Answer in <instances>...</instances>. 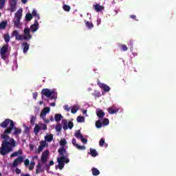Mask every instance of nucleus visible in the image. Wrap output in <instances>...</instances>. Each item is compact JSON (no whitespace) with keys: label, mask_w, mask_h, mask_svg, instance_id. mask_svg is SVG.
<instances>
[{"label":"nucleus","mask_w":176,"mask_h":176,"mask_svg":"<svg viewBox=\"0 0 176 176\" xmlns=\"http://www.w3.org/2000/svg\"><path fill=\"white\" fill-rule=\"evenodd\" d=\"M32 14L33 15V16H35L38 14V13L36 12V10H33Z\"/></svg>","instance_id":"4d7b16f0"},{"label":"nucleus","mask_w":176,"mask_h":176,"mask_svg":"<svg viewBox=\"0 0 176 176\" xmlns=\"http://www.w3.org/2000/svg\"><path fill=\"white\" fill-rule=\"evenodd\" d=\"M8 126H9L8 128H7ZM0 127L6 129L3 133L1 135V138L3 140L2 141L1 146L0 147V155L6 156V155H8L10 152H13V148H16V140L13 138H10L9 134H11L12 131L14 130L12 135L17 137L19 134H21V129L16 127L14 126V122L9 118L6 119L1 122L0 124Z\"/></svg>","instance_id":"f257e3e1"},{"label":"nucleus","mask_w":176,"mask_h":176,"mask_svg":"<svg viewBox=\"0 0 176 176\" xmlns=\"http://www.w3.org/2000/svg\"><path fill=\"white\" fill-rule=\"evenodd\" d=\"M96 115L99 119H102L105 116V113L101 109H98L96 110Z\"/></svg>","instance_id":"4468645a"},{"label":"nucleus","mask_w":176,"mask_h":176,"mask_svg":"<svg viewBox=\"0 0 176 176\" xmlns=\"http://www.w3.org/2000/svg\"><path fill=\"white\" fill-rule=\"evenodd\" d=\"M38 124L41 127V130H47V125H46V124L39 123Z\"/></svg>","instance_id":"2f4dec72"},{"label":"nucleus","mask_w":176,"mask_h":176,"mask_svg":"<svg viewBox=\"0 0 176 176\" xmlns=\"http://www.w3.org/2000/svg\"><path fill=\"white\" fill-rule=\"evenodd\" d=\"M76 148H77V149L79 151H85L86 149V146H80L79 144H76Z\"/></svg>","instance_id":"f704fd0d"},{"label":"nucleus","mask_w":176,"mask_h":176,"mask_svg":"<svg viewBox=\"0 0 176 176\" xmlns=\"http://www.w3.org/2000/svg\"><path fill=\"white\" fill-rule=\"evenodd\" d=\"M6 3V0H0V10H2L5 8V5Z\"/></svg>","instance_id":"473e14b6"},{"label":"nucleus","mask_w":176,"mask_h":176,"mask_svg":"<svg viewBox=\"0 0 176 176\" xmlns=\"http://www.w3.org/2000/svg\"><path fill=\"white\" fill-rule=\"evenodd\" d=\"M44 120V122H45V123H50V120H49V119H46L45 118H44V120Z\"/></svg>","instance_id":"052dcab7"},{"label":"nucleus","mask_w":176,"mask_h":176,"mask_svg":"<svg viewBox=\"0 0 176 176\" xmlns=\"http://www.w3.org/2000/svg\"><path fill=\"white\" fill-rule=\"evenodd\" d=\"M77 122H78L79 123H83V122H85V117L79 116L77 118Z\"/></svg>","instance_id":"72a5a7b5"},{"label":"nucleus","mask_w":176,"mask_h":176,"mask_svg":"<svg viewBox=\"0 0 176 176\" xmlns=\"http://www.w3.org/2000/svg\"><path fill=\"white\" fill-rule=\"evenodd\" d=\"M101 24V19H97V25H100Z\"/></svg>","instance_id":"680f3d73"},{"label":"nucleus","mask_w":176,"mask_h":176,"mask_svg":"<svg viewBox=\"0 0 176 176\" xmlns=\"http://www.w3.org/2000/svg\"><path fill=\"white\" fill-rule=\"evenodd\" d=\"M85 23L88 30H92L93 28H94V25L93 24V23L87 21H85Z\"/></svg>","instance_id":"6ab92c4d"},{"label":"nucleus","mask_w":176,"mask_h":176,"mask_svg":"<svg viewBox=\"0 0 176 176\" xmlns=\"http://www.w3.org/2000/svg\"><path fill=\"white\" fill-rule=\"evenodd\" d=\"M134 43V41L133 40H130L129 43V46L130 47V49H133V45Z\"/></svg>","instance_id":"49530a36"},{"label":"nucleus","mask_w":176,"mask_h":176,"mask_svg":"<svg viewBox=\"0 0 176 176\" xmlns=\"http://www.w3.org/2000/svg\"><path fill=\"white\" fill-rule=\"evenodd\" d=\"M109 113H110L111 115H113L115 113H116V112H118L119 111V109H112V107H109L108 109H107Z\"/></svg>","instance_id":"cd10ccee"},{"label":"nucleus","mask_w":176,"mask_h":176,"mask_svg":"<svg viewBox=\"0 0 176 176\" xmlns=\"http://www.w3.org/2000/svg\"><path fill=\"white\" fill-rule=\"evenodd\" d=\"M23 155V151L19 150L18 151L14 152L10 155V157H14L15 156H20Z\"/></svg>","instance_id":"412c9836"},{"label":"nucleus","mask_w":176,"mask_h":176,"mask_svg":"<svg viewBox=\"0 0 176 176\" xmlns=\"http://www.w3.org/2000/svg\"><path fill=\"white\" fill-rule=\"evenodd\" d=\"M80 140L83 144H87V139L85 138L83 136L80 138Z\"/></svg>","instance_id":"3c124183"},{"label":"nucleus","mask_w":176,"mask_h":176,"mask_svg":"<svg viewBox=\"0 0 176 176\" xmlns=\"http://www.w3.org/2000/svg\"><path fill=\"white\" fill-rule=\"evenodd\" d=\"M63 130H68V129L72 130V129L74 127V122H72V121H69L68 122L67 120H63Z\"/></svg>","instance_id":"0eeeda50"},{"label":"nucleus","mask_w":176,"mask_h":176,"mask_svg":"<svg viewBox=\"0 0 176 176\" xmlns=\"http://www.w3.org/2000/svg\"><path fill=\"white\" fill-rule=\"evenodd\" d=\"M17 35H19V31H17V30H14L13 32H12V38H13V37H14L15 36V38L17 36Z\"/></svg>","instance_id":"a19ab883"},{"label":"nucleus","mask_w":176,"mask_h":176,"mask_svg":"<svg viewBox=\"0 0 176 176\" xmlns=\"http://www.w3.org/2000/svg\"><path fill=\"white\" fill-rule=\"evenodd\" d=\"M94 8L96 12H102V10H104V6H100V4L94 5Z\"/></svg>","instance_id":"a211bd4d"},{"label":"nucleus","mask_w":176,"mask_h":176,"mask_svg":"<svg viewBox=\"0 0 176 176\" xmlns=\"http://www.w3.org/2000/svg\"><path fill=\"white\" fill-rule=\"evenodd\" d=\"M131 19H133V20H135V19H136L135 15H131Z\"/></svg>","instance_id":"69168bd1"},{"label":"nucleus","mask_w":176,"mask_h":176,"mask_svg":"<svg viewBox=\"0 0 176 176\" xmlns=\"http://www.w3.org/2000/svg\"><path fill=\"white\" fill-rule=\"evenodd\" d=\"M58 153H59V157L57 158L58 167L59 170H63L64 168V166L69 163V158H68V154L67 153V149L65 147L62 146L58 150Z\"/></svg>","instance_id":"f03ea898"},{"label":"nucleus","mask_w":176,"mask_h":176,"mask_svg":"<svg viewBox=\"0 0 176 176\" xmlns=\"http://www.w3.org/2000/svg\"><path fill=\"white\" fill-rule=\"evenodd\" d=\"M21 17H23V8L19 9L15 13L13 23L16 28H20V27H21V23H20V21L21 20Z\"/></svg>","instance_id":"7ed1b4c3"},{"label":"nucleus","mask_w":176,"mask_h":176,"mask_svg":"<svg viewBox=\"0 0 176 176\" xmlns=\"http://www.w3.org/2000/svg\"><path fill=\"white\" fill-rule=\"evenodd\" d=\"M24 164H25V167L28 166V165L30 164V160H28V159L25 160Z\"/></svg>","instance_id":"8fccbe9b"},{"label":"nucleus","mask_w":176,"mask_h":176,"mask_svg":"<svg viewBox=\"0 0 176 176\" xmlns=\"http://www.w3.org/2000/svg\"><path fill=\"white\" fill-rule=\"evenodd\" d=\"M54 164V161H50V163H49V166H53Z\"/></svg>","instance_id":"e2e57ef3"},{"label":"nucleus","mask_w":176,"mask_h":176,"mask_svg":"<svg viewBox=\"0 0 176 176\" xmlns=\"http://www.w3.org/2000/svg\"><path fill=\"white\" fill-rule=\"evenodd\" d=\"M89 155H91V156H92V157H96V156H98V153H97V151L94 148H90L89 149Z\"/></svg>","instance_id":"f3484780"},{"label":"nucleus","mask_w":176,"mask_h":176,"mask_svg":"<svg viewBox=\"0 0 176 176\" xmlns=\"http://www.w3.org/2000/svg\"><path fill=\"white\" fill-rule=\"evenodd\" d=\"M3 39L6 42V43H9V42H10V36L9 35V34H4Z\"/></svg>","instance_id":"393cba45"},{"label":"nucleus","mask_w":176,"mask_h":176,"mask_svg":"<svg viewBox=\"0 0 176 176\" xmlns=\"http://www.w3.org/2000/svg\"><path fill=\"white\" fill-rule=\"evenodd\" d=\"M43 171H45V169L42 168V164H41V163H38L36 166V174L43 173Z\"/></svg>","instance_id":"2eb2a0df"},{"label":"nucleus","mask_w":176,"mask_h":176,"mask_svg":"<svg viewBox=\"0 0 176 176\" xmlns=\"http://www.w3.org/2000/svg\"><path fill=\"white\" fill-rule=\"evenodd\" d=\"M121 49L123 50V52H127L129 48H127V45L122 44L121 45Z\"/></svg>","instance_id":"37998d69"},{"label":"nucleus","mask_w":176,"mask_h":176,"mask_svg":"<svg viewBox=\"0 0 176 176\" xmlns=\"http://www.w3.org/2000/svg\"><path fill=\"white\" fill-rule=\"evenodd\" d=\"M98 85H99V87H100V89H102L104 90V91L108 92L109 91V90H111V87H109V86L102 82H100V81L98 82Z\"/></svg>","instance_id":"f8f14e48"},{"label":"nucleus","mask_w":176,"mask_h":176,"mask_svg":"<svg viewBox=\"0 0 176 176\" xmlns=\"http://www.w3.org/2000/svg\"><path fill=\"white\" fill-rule=\"evenodd\" d=\"M43 148L42 147V146H38L37 151H36V153H41L42 152V151H43Z\"/></svg>","instance_id":"a18cd8bd"},{"label":"nucleus","mask_w":176,"mask_h":176,"mask_svg":"<svg viewBox=\"0 0 176 176\" xmlns=\"http://www.w3.org/2000/svg\"><path fill=\"white\" fill-rule=\"evenodd\" d=\"M6 25H8V21H3L0 23V30H5L6 28Z\"/></svg>","instance_id":"4be33fe9"},{"label":"nucleus","mask_w":176,"mask_h":176,"mask_svg":"<svg viewBox=\"0 0 176 176\" xmlns=\"http://www.w3.org/2000/svg\"><path fill=\"white\" fill-rule=\"evenodd\" d=\"M64 109H65V111H67V112H69L71 108H69V107L68 105H65L64 107Z\"/></svg>","instance_id":"603ef678"},{"label":"nucleus","mask_w":176,"mask_h":176,"mask_svg":"<svg viewBox=\"0 0 176 176\" xmlns=\"http://www.w3.org/2000/svg\"><path fill=\"white\" fill-rule=\"evenodd\" d=\"M92 96H94L95 97H100V92L92 94Z\"/></svg>","instance_id":"13d9d810"},{"label":"nucleus","mask_w":176,"mask_h":176,"mask_svg":"<svg viewBox=\"0 0 176 176\" xmlns=\"http://www.w3.org/2000/svg\"><path fill=\"white\" fill-rule=\"evenodd\" d=\"M49 156V151H45L41 155V161L43 163L47 162V157Z\"/></svg>","instance_id":"ddd939ff"},{"label":"nucleus","mask_w":176,"mask_h":176,"mask_svg":"<svg viewBox=\"0 0 176 176\" xmlns=\"http://www.w3.org/2000/svg\"><path fill=\"white\" fill-rule=\"evenodd\" d=\"M35 120H36V116H32L31 118H30V123H31V124H35Z\"/></svg>","instance_id":"58836bf2"},{"label":"nucleus","mask_w":176,"mask_h":176,"mask_svg":"<svg viewBox=\"0 0 176 176\" xmlns=\"http://www.w3.org/2000/svg\"><path fill=\"white\" fill-rule=\"evenodd\" d=\"M63 9L65 12H69V10H71V6H68V5H63Z\"/></svg>","instance_id":"e433bc0d"},{"label":"nucleus","mask_w":176,"mask_h":176,"mask_svg":"<svg viewBox=\"0 0 176 176\" xmlns=\"http://www.w3.org/2000/svg\"><path fill=\"white\" fill-rule=\"evenodd\" d=\"M74 135L78 138V140H81V138L83 137V135L80 133V130L76 131Z\"/></svg>","instance_id":"5701e85b"},{"label":"nucleus","mask_w":176,"mask_h":176,"mask_svg":"<svg viewBox=\"0 0 176 176\" xmlns=\"http://www.w3.org/2000/svg\"><path fill=\"white\" fill-rule=\"evenodd\" d=\"M23 33L25 36L19 34L17 36L15 37L16 41H23V39H24L25 41H30V39H32V35L30 34V28H25L23 30Z\"/></svg>","instance_id":"20e7f679"},{"label":"nucleus","mask_w":176,"mask_h":176,"mask_svg":"<svg viewBox=\"0 0 176 176\" xmlns=\"http://www.w3.org/2000/svg\"><path fill=\"white\" fill-rule=\"evenodd\" d=\"M49 112H50V107H45L40 113V118H41L43 120H45L46 115H47Z\"/></svg>","instance_id":"9d476101"},{"label":"nucleus","mask_w":176,"mask_h":176,"mask_svg":"<svg viewBox=\"0 0 176 176\" xmlns=\"http://www.w3.org/2000/svg\"><path fill=\"white\" fill-rule=\"evenodd\" d=\"M22 46L23 47V53H27L28 50H30V44L27 42H24L22 43Z\"/></svg>","instance_id":"dca6fc26"},{"label":"nucleus","mask_w":176,"mask_h":176,"mask_svg":"<svg viewBox=\"0 0 176 176\" xmlns=\"http://www.w3.org/2000/svg\"><path fill=\"white\" fill-rule=\"evenodd\" d=\"M102 122H101V120H98V121L96 122V126L97 129H101L102 127Z\"/></svg>","instance_id":"c85d7f7f"},{"label":"nucleus","mask_w":176,"mask_h":176,"mask_svg":"<svg viewBox=\"0 0 176 176\" xmlns=\"http://www.w3.org/2000/svg\"><path fill=\"white\" fill-rule=\"evenodd\" d=\"M39 131H41V126L38 124H36L35 127L34 128V133L36 135H38L39 134Z\"/></svg>","instance_id":"aec40b11"},{"label":"nucleus","mask_w":176,"mask_h":176,"mask_svg":"<svg viewBox=\"0 0 176 176\" xmlns=\"http://www.w3.org/2000/svg\"><path fill=\"white\" fill-rule=\"evenodd\" d=\"M72 144H73L74 146H76V145H78V144H76V139H75V138L72 139Z\"/></svg>","instance_id":"6e6d98bb"},{"label":"nucleus","mask_w":176,"mask_h":176,"mask_svg":"<svg viewBox=\"0 0 176 176\" xmlns=\"http://www.w3.org/2000/svg\"><path fill=\"white\" fill-rule=\"evenodd\" d=\"M34 17H36L37 20H41V16H39V14H37V15L35 16Z\"/></svg>","instance_id":"0e129e2a"},{"label":"nucleus","mask_w":176,"mask_h":176,"mask_svg":"<svg viewBox=\"0 0 176 176\" xmlns=\"http://www.w3.org/2000/svg\"><path fill=\"white\" fill-rule=\"evenodd\" d=\"M9 50V45H3V47L0 50L1 57L3 60H6L8 58V54L6 53Z\"/></svg>","instance_id":"423d86ee"},{"label":"nucleus","mask_w":176,"mask_h":176,"mask_svg":"<svg viewBox=\"0 0 176 176\" xmlns=\"http://www.w3.org/2000/svg\"><path fill=\"white\" fill-rule=\"evenodd\" d=\"M28 0H21V2L23 3L24 4L27 3Z\"/></svg>","instance_id":"338daca9"},{"label":"nucleus","mask_w":176,"mask_h":176,"mask_svg":"<svg viewBox=\"0 0 176 176\" xmlns=\"http://www.w3.org/2000/svg\"><path fill=\"white\" fill-rule=\"evenodd\" d=\"M50 121H51V122H54V118H53V116H52L50 117Z\"/></svg>","instance_id":"774afa93"},{"label":"nucleus","mask_w":176,"mask_h":176,"mask_svg":"<svg viewBox=\"0 0 176 176\" xmlns=\"http://www.w3.org/2000/svg\"><path fill=\"white\" fill-rule=\"evenodd\" d=\"M34 167H35V163L34 162H31L29 166V170L30 171L34 170Z\"/></svg>","instance_id":"ea45409f"},{"label":"nucleus","mask_w":176,"mask_h":176,"mask_svg":"<svg viewBox=\"0 0 176 176\" xmlns=\"http://www.w3.org/2000/svg\"><path fill=\"white\" fill-rule=\"evenodd\" d=\"M55 120L56 122H60L63 119V116L61 114H55Z\"/></svg>","instance_id":"c756f323"},{"label":"nucleus","mask_w":176,"mask_h":176,"mask_svg":"<svg viewBox=\"0 0 176 176\" xmlns=\"http://www.w3.org/2000/svg\"><path fill=\"white\" fill-rule=\"evenodd\" d=\"M65 145H67V140H65V139H62L60 141V146H65Z\"/></svg>","instance_id":"4c0bfd02"},{"label":"nucleus","mask_w":176,"mask_h":176,"mask_svg":"<svg viewBox=\"0 0 176 176\" xmlns=\"http://www.w3.org/2000/svg\"><path fill=\"white\" fill-rule=\"evenodd\" d=\"M16 174H21V170H20L19 168H16L15 169Z\"/></svg>","instance_id":"5fc2aeb1"},{"label":"nucleus","mask_w":176,"mask_h":176,"mask_svg":"<svg viewBox=\"0 0 176 176\" xmlns=\"http://www.w3.org/2000/svg\"><path fill=\"white\" fill-rule=\"evenodd\" d=\"M45 170L46 171H49V170H50V166L49 164L45 165Z\"/></svg>","instance_id":"bf43d9fd"},{"label":"nucleus","mask_w":176,"mask_h":176,"mask_svg":"<svg viewBox=\"0 0 176 176\" xmlns=\"http://www.w3.org/2000/svg\"><path fill=\"white\" fill-rule=\"evenodd\" d=\"M104 144H105V139L101 138L99 142L100 146H104Z\"/></svg>","instance_id":"79ce46f5"},{"label":"nucleus","mask_w":176,"mask_h":176,"mask_svg":"<svg viewBox=\"0 0 176 176\" xmlns=\"http://www.w3.org/2000/svg\"><path fill=\"white\" fill-rule=\"evenodd\" d=\"M17 8V0H10V12L13 13L16 12Z\"/></svg>","instance_id":"6e6552de"},{"label":"nucleus","mask_w":176,"mask_h":176,"mask_svg":"<svg viewBox=\"0 0 176 176\" xmlns=\"http://www.w3.org/2000/svg\"><path fill=\"white\" fill-rule=\"evenodd\" d=\"M24 133L25 134H30V128L28 126H25Z\"/></svg>","instance_id":"c03bdc74"},{"label":"nucleus","mask_w":176,"mask_h":176,"mask_svg":"<svg viewBox=\"0 0 176 176\" xmlns=\"http://www.w3.org/2000/svg\"><path fill=\"white\" fill-rule=\"evenodd\" d=\"M24 162V158L22 156L18 157L16 160H14L12 164V167H17L20 163H23Z\"/></svg>","instance_id":"9b49d317"},{"label":"nucleus","mask_w":176,"mask_h":176,"mask_svg":"<svg viewBox=\"0 0 176 176\" xmlns=\"http://www.w3.org/2000/svg\"><path fill=\"white\" fill-rule=\"evenodd\" d=\"M38 28H39V23H38V20L36 19L34 21V24L30 26V28L29 30H30V32L31 31V32H36Z\"/></svg>","instance_id":"1a4fd4ad"},{"label":"nucleus","mask_w":176,"mask_h":176,"mask_svg":"<svg viewBox=\"0 0 176 176\" xmlns=\"http://www.w3.org/2000/svg\"><path fill=\"white\" fill-rule=\"evenodd\" d=\"M79 109V108H78L77 106H73L72 107V113H76V112H78V110Z\"/></svg>","instance_id":"c9c22d12"},{"label":"nucleus","mask_w":176,"mask_h":176,"mask_svg":"<svg viewBox=\"0 0 176 176\" xmlns=\"http://www.w3.org/2000/svg\"><path fill=\"white\" fill-rule=\"evenodd\" d=\"M45 140L47 142H52V141H53V135L50 134V135H46L45 137Z\"/></svg>","instance_id":"a878e982"},{"label":"nucleus","mask_w":176,"mask_h":176,"mask_svg":"<svg viewBox=\"0 0 176 176\" xmlns=\"http://www.w3.org/2000/svg\"><path fill=\"white\" fill-rule=\"evenodd\" d=\"M102 124L103 126H108V124H109V120L108 118H104Z\"/></svg>","instance_id":"7c9ffc66"},{"label":"nucleus","mask_w":176,"mask_h":176,"mask_svg":"<svg viewBox=\"0 0 176 176\" xmlns=\"http://www.w3.org/2000/svg\"><path fill=\"white\" fill-rule=\"evenodd\" d=\"M62 126L61 125L58 124L56 126V131H61Z\"/></svg>","instance_id":"09e8293b"},{"label":"nucleus","mask_w":176,"mask_h":176,"mask_svg":"<svg viewBox=\"0 0 176 176\" xmlns=\"http://www.w3.org/2000/svg\"><path fill=\"white\" fill-rule=\"evenodd\" d=\"M32 96H33V98L34 100H36V98L38 97V93L37 92H34V93H33Z\"/></svg>","instance_id":"864d4df0"},{"label":"nucleus","mask_w":176,"mask_h":176,"mask_svg":"<svg viewBox=\"0 0 176 176\" xmlns=\"http://www.w3.org/2000/svg\"><path fill=\"white\" fill-rule=\"evenodd\" d=\"M32 19H34L32 14L28 13L25 15V20L26 21H31Z\"/></svg>","instance_id":"bb28decb"},{"label":"nucleus","mask_w":176,"mask_h":176,"mask_svg":"<svg viewBox=\"0 0 176 176\" xmlns=\"http://www.w3.org/2000/svg\"><path fill=\"white\" fill-rule=\"evenodd\" d=\"M92 175L94 176L100 175V170L96 168H91Z\"/></svg>","instance_id":"b1692460"},{"label":"nucleus","mask_w":176,"mask_h":176,"mask_svg":"<svg viewBox=\"0 0 176 176\" xmlns=\"http://www.w3.org/2000/svg\"><path fill=\"white\" fill-rule=\"evenodd\" d=\"M42 97L45 96L50 100H57V94L54 93V90L50 91L49 89H43L41 91Z\"/></svg>","instance_id":"39448f33"},{"label":"nucleus","mask_w":176,"mask_h":176,"mask_svg":"<svg viewBox=\"0 0 176 176\" xmlns=\"http://www.w3.org/2000/svg\"><path fill=\"white\" fill-rule=\"evenodd\" d=\"M46 145H47V143H46L45 141H42L41 142L40 146H42L43 148H45V146H46Z\"/></svg>","instance_id":"de8ad7c7"}]
</instances>
